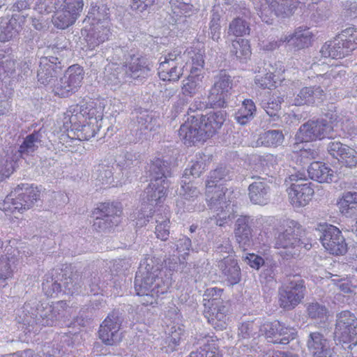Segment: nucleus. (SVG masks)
Here are the masks:
<instances>
[{
    "instance_id": "nucleus-1",
    "label": "nucleus",
    "mask_w": 357,
    "mask_h": 357,
    "mask_svg": "<svg viewBox=\"0 0 357 357\" xmlns=\"http://www.w3.org/2000/svg\"><path fill=\"white\" fill-rule=\"evenodd\" d=\"M160 265L151 257L145 258L136 273L135 289L144 305L158 303L160 295L166 294L169 284L160 277Z\"/></svg>"
},
{
    "instance_id": "nucleus-2",
    "label": "nucleus",
    "mask_w": 357,
    "mask_h": 357,
    "mask_svg": "<svg viewBox=\"0 0 357 357\" xmlns=\"http://www.w3.org/2000/svg\"><path fill=\"white\" fill-rule=\"evenodd\" d=\"M38 9L40 13H54L53 24L59 29H66L73 24L80 16L83 0H39Z\"/></svg>"
},
{
    "instance_id": "nucleus-3",
    "label": "nucleus",
    "mask_w": 357,
    "mask_h": 357,
    "mask_svg": "<svg viewBox=\"0 0 357 357\" xmlns=\"http://www.w3.org/2000/svg\"><path fill=\"white\" fill-rule=\"evenodd\" d=\"M227 188L222 184L206 183V197L210 209L216 213L215 222L217 225L222 226L227 220L234 218V205L229 199H227Z\"/></svg>"
},
{
    "instance_id": "nucleus-4",
    "label": "nucleus",
    "mask_w": 357,
    "mask_h": 357,
    "mask_svg": "<svg viewBox=\"0 0 357 357\" xmlns=\"http://www.w3.org/2000/svg\"><path fill=\"white\" fill-rule=\"evenodd\" d=\"M287 228L283 232L278 234L275 239V248L282 249L280 255L284 258L296 257L302 248L309 250L312 248L311 243H305L298 238L300 227L294 221H288Z\"/></svg>"
},
{
    "instance_id": "nucleus-5",
    "label": "nucleus",
    "mask_w": 357,
    "mask_h": 357,
    "mask_svg": "<svg viewBox=\"0 0 357 357\" xmlns=\"http://www.w3.org/2000/svg\"><path fill=\"white\" fill-rule=\"evenodd\" d=\"M65 305L63 301L54 305L38 303L36 308L30 312V303H25L24 310L30 314L31 318L30 320L27 318L26 321L31 326L36 324L38 326H52L63 316Z\"/></svg>"
},
{
    "instance_id": "nucleus-6",
    "label": "nucleus",
    "mask_w": 357,
    "mask_h": 357,
    "mask_svg": "<svg viewBox=\"0 0 357 357\" xmlns=\"http://www.w3.org/2000/svg\"><path fill=\"white\" fill-rule=\"evenodd\" d=\"M40 197L39 191L28 184L18 185L3 203V210L13 213H24L32 208Z\"/></svg>"
},
{
    "instance_id": "nucleus-7",
    "label": "nucleus",
    "mask_w": 357,
    "mask_h": 357,
    "mask_svg": "<svg viewBox=\"0 0 357 357\" xmlns=\"http://www.w3.org/2000/svg\"><path fill=\"white\" fill-rule=\"evenodd\" d=\"M116 68L121 70L116 73H112L113 78L109 77V81L115 84L121 82L126 77L133 79L144 77L151 70L149 60L146 57L135 53H130L129 59H126L125 64Z\"/></svg>"
},
{
    "instance_id": "nucleus-8",
    "label": "nucleus",
    "mask_w": 357,
    "mask_h": 357,
    "mask_svg": "<svg viewBox=\"0 0 357 357\" xmlns=\"http://www.w3.org/2000/svg\"><path fill=\"white\" fill-rule=\"evenodd\" d=\"M305 287L298 275L290 277L278 291L280 306L287 310L295 308L304 298Z\"/></svg>"
},
{
    "instance_id": "nucleus-9",
    "label": "nucleus",
    "mask_w": 357,
    "mask_h": 357,
    "mask_svg": "<svg viewBox=\"0 0 357 357\" xmlns=\"http://www.w3.org/2000/svg\"><path fill=\"white\" fill-rule=\"evenodd\" d=\"M61 281V282H58L57 280H54L53 279L50 281L47 280L43 282V290L47 296H53L54 294L61 292L62 287H63L64 293L73 295L78 294L84 284L81 274L77 271H68L66 270L62 275Z\"/></svg>"
},
{
    "instance_id": "nucleus-10",
    "label": "nucleus",
    "mask_w": 357,
    "mask_h": 357,
    "mask_svg": "<svg viewBox=\"0 0 357 357\" xmlns=\"http://www.w3.org/2000/svg\"><path fill=\"white\" fill-rule=\"evenodd\" d=\"M335 120L331 115L329 121L326 119L309 121L301 126L296 135V139L303 142L331 137Z\"/></svg>"
},
{
    "instance_id": "nucleus-11",
    "label": "nucleus",
    "mask_w": 357,
    "mask_h": 357,
    "mask_svg": "<svg viewBox=\"0 0 357 357\" xmlns=\"http://www.w3.org/2000/svg\"><path fill=\"white\" fill-rule=\"evenodd\" d=\"M77 121L83 123L78 130L77 137L81 140H89L96 135L101 127L102 116L100 115L96 116L95 110L86 107L84 109H81L79 113L73 114L70 117L72 124H76Z\"/></svg>"
},
{
    "instance_id": "nucleus-12",
    "label": "nucleus",
    "mask_w": 357,
    "mask_h": 357,
    "mask_svg": "<svg viewBox=\"0 0 357 357\" xmlns=\"http://www.w3.org/2000/svg\"><path fill=\"white\" fill-rule=\"evenodd\" d=\"M83 79V68L78 65L71 66L64 75L53 84L52 90L60 97H68L78 90Z\"/></svg>"
},
{
    "instance_id": "nucleus-13",
    "label": "nucleus",
    "mask_w": 357,
    "mask_h": 357,
    "mask_svg": "<svg viewBox=\"0 0 357 357\" xmlns=\"http://www.w3.org/2000/svg\"><path fill=\"white\" fill-rule=\"evenodd\" d=\"M289 179L292 183L287 190L291 204L295 208L303 207L308 204L314 195L311 183L303 181L301 174H291Z\"/></svg>"
},
{
    "instance_id": "nucleus-14",
    "label": "nucleus",
    "mask_w": 357,
    "mask_h": 357,
    "mask_svg": "<svg viewBox=\"0 0 357 357\" xmlns=\"http://www.w3.org/2000/svg\"><path fill=\"white\" fill-rule=\"evenodd\" d=\"M334 335L340 342H357V319L353 313L344 310L337 314Z\"/></svg>"
},
{
    "instance_id": "nucleus-15",
    "label": "nucleus",
    "mask_w": 357,
    "mask_h": 357,
    "mask_svg": "<svg viewBox=\"0 0 357 357\" xmlns=\"http://www.w3.org/2000/svg\"><path fill=\"white\" fill-rule=\"evenodd\" d=\"M178 135L184 144L189 146L196 142H204L208 138L202 121L195 116H189L181 126Z\"/></svg>"
},
{
    "instance_id": "nucleus-16",
    "label": "nucleus",
    "mask_w": 357,
    "mask_h": 357,
    "mask_svg": "<svg viewBox=\"0 0 357 357\" xmlns=\"http://www.w3.org/2000/svg\"><path fill=\"white\" fill-rule=\"evenodd\" d=\"M123 319L119 311H113L105 319L98 331L100 339L107 345H113L121 340L119 329Z\"/></svg>"
},
{
    "instance_id": "nucleus-17",
    "label": "nucleus",
    "mask_w": 357,
    "mask_h": 357,
    "mask_svg": "<svg viewBox=\"0 0 357 357\" xmlns=\"http://www.w3.org/2000/svg\"><path fill=\"white\" fill-rule=\"evenodd\" d=\"M320 240L324 248L331 254L342 255L347 250V245L341 231L331 225H326Z\"/></svg>"
},
{
    "instance_id": "nucleus-18",
    "label": "nucleus",
    "mask_w": 357,
    "mask_h": 357,
    "mask_svg": "<svg viewBox=\"0 0 357 357\" xmlns=\"http://www.w3.org/2000/svg\"><path fill=\"white\" fill-rule=\"evenodd\" d=\"M307 347L312 357H337L330 341L319 332L309 334Z\"/></svg>"
},
{
    "instance_id": "nucleus-19",
    "label": "nucleus",
    "mask_w": 357,
    "mask_h": 357,
    "mask_svg": "<svg viewBox=\"0 0 357 357\" xmlns=\"http://www.w3.org/2000/svg\"><path fill=\"white\" fill-rule=\"evenodd\" d=\"M57 61L58 58L54 56L40 58L37 74L38 80L40 84L44 85L53 84L61 69L60 63Z\"/></svg>"
},
{
    "instance_id": "nucleus-20",
    "label": "nucleus",
    "mask_w": 357,
    "mask_h": 357,
    "mask_svg": "<svg viewBox=\"0 0 357 357\" xmlns=\"http://www.w3.org/2000/svg\"><path fill=\"white\" fill-rule=\"evenodd\" d=\"M128 47L127 46H116L115 47L109 48L105 52V56L107 60L109 61L110 63L105 68L106 77L108 80L109 77L113 78L112 73H116L121 70H117V67L122 66L125 64L126 59H129Z\"/></svg>"
},
{
    "instance_id": "nucleus-21",
    "label": "nucleus",
    "mask_w": 357,
    "mask_h": 357,
    "mask_svg": "<svg viewBox=\"0 0 357 357\" xmlns=\"http://www.w3.org/2000/svg\"><path fill=\"white\" fill-rule=\"evenodd\" d=\"M169 182L167 180L151 181V183L144 190L143 199L153 206L164 202L167 196Z\"/></svg>"
},
{
    "instance_id": "nucleus-22",
    "label": "nucleus",
    "mask_w": 357,
    "mask_h": 357,
    "mask_svg": "<svg viewBox=\"0 0 357 357\" xmlns=\"http://www.w3.org/2000/svg\"><path fill=\"white\" fill-rule=\"evenodd\" d=\"M228 302L204 310L205 317L214 328L222 331L227 326L229 319Z\"/></svg>"
},
{
    "instance_id": "nucleus-23",
    "label": "nucleus",
    "mask_w": 357,
    "mask_h": 357,
    "mask_svg": "<svg viewBox=\"0 0 357 357\" xmlns=\"http://www.w3.org/2000/svg\"><path fill=\"white\" fill-rule=\"evenodd\" d=\"M249 197L254 204L266 205L270 199L271 189L264 179H258L249 185Z\"/></svg>"
},
{
    "instance_id": "nucleus-24",
    "label": "nucleus",
    "mask_w": 357,
    "mask_h": 357,
    "mask_svg": "<svg viewBox=\"0 0 357 357\" xmlns=\"http://www.w3.org/2000/svg\"><path fill=\"white\" fill-rule=\"evenodd\" d=\"M218 267L225 280L231 284L238 283L241 280V268L233 255L224 257L218 263Z\"/></svg>"
},
{
    "instance_id": "nucleus-25",
    "label": "nucleus",
    "mask_w": 357,
    "mask_h": 357,
    "mask_svg": "<svg viewBox=\"0 0 357 357\" xmlns=\"http://www.w3.org/2000/svg\"><path fill=\"white\" fill-rule=\"evenodd\" d=\"M249 218L239 217L236 222L234 234L237 243L243 250H247L252 245V235L250 227L248 225Z\"/></svg>"
},
{
    "instance_id": "nucleus-26",
    "label": "nucleus",
    "mask_w": 357,
    "mask_h": 357,
    "mask_svg": "<svg viewBox=\"0 0 357 357\" xmlns=\"http://www.w3.org/2000/svg\"><path fill=\"white\" fill-rule=\"evenodd\" d=\"M109 24V22H105L104 24H98L89 30L85 38L89 50L95 49L100 43L108 40L110 35Z\"/></svg>"
},
{
    "instance_id": "nucleus-27",
    "label": "nucleus",
    "mask_w": 357,
    "mask_h": 357,
    "mask_svg": "<svg viewBox=\"0 0 357 357\" xmlns=\"http://www.w3.org/2000/svg\"><path fill=\"white\" fill-rule=\"evenodd\" d=\"M226 116L225 111L218 110L211 112L206 116L199 117L208 137H211L222 127L226 119Z\"/></svg>"
},
{
    "instance_id": "nucleus-28",
    "label": "nucleus",
    "mask_w": 357,
    "mask_h": 357,
    "mask_svg": "<svg viewBox=\"0 0 357 357\" xmlns=\"http://www.w3.org/2000/svg\"><path fill=\"white\" fill-rule=\"evenodd\" d=\"M320 53L322 57L341 59L349 54V52L344 45L340 36H337L333 40L326 42L321 48Z\"/></svg>"
},
{
    "instance_id": "nucleus-29",
    "label": "nucleus",
    "mask_w": 357,
    "mask_h": 357,
    "mask_svg": "<svg viewBox=\"0 0 357 357\" xmlns=\"http://www.w3.org/2000/svg\"><path fill=\"white\" fill-rule=\"evenodd\" d=\"M325 94L320 86L304 87L294 99L296 105H312L321 102Z\"/></svg>"
},
{
    "instance_id": "nucleus-30",
    "label": "nucleus",
    "mask_w": 357,
    "mask_h": 357,
    "mask_svg": "<svg viewBox=\"0 0 357 357\" xmlns=\"http://www.w3.org/2000/svg\"><path fill=\"white\" fill-rule=\"evenodd\" d=\"M310 178L319 183H330L334 177V172L321 162H312L307 168Z\"/></svg>"
},
{
    "instance_id": "nucleus-31",
    "label": "nucleus",
    "mask_w": 357,
    "mask_h": 357,
    "mask_svg": "<svg viewBox=\"0 0 357 357\" xmlns=\"http://www.w3.org/2000/svg\"><path fill=\"white\" fill-rule=\"evenodd\" d=\"M43 135L40 130L28 135L20 146L18 152L21 156L31 155L42 145Z\"/></svg>"
},
{
    "instance_id": "nucleus-32",
    "label": "nucleus",
    "mask_w": 357,
    "mask_h": 357,
    "mask_svg": "<svg viewBox=\"0 0 357 357\" xmlns=\"http://www.w3.org/2000/svg\"><path fill=\"white\" fill-rule=\"evenodd\" d=\"M149 172L152 178L151 181L167 180L172 175L169 163L159 158H155L151 161Z\"/></svg>"
},
{
    "instance_id": "nucleus-33",
    "label": "nucleus",
    "mask_w": 357,
    "mask_h": 357,
    "mask_svg": "<svg viewBox=\"0 0 357 357\" xmlns=\"http://www.w3.org/2000/svg\"><path fill=\"white\" fill-rule=\"evenodd\" d=\"M341 213L347 217L357 220V192H347L339 202Z\"/></svg>"
},
{
    "instance_id": "nucleus-34",
    "label": "nucleus",
    "mask_w": 357,
    "mask_h": 357,
    "mask_svg": "<svg viewBox=\"0 0 357 357\" xmlns=\"http://www.w3.org/2000/svg\"><path fill=\"white\" fill-rule=\"evenodd\" d=\"M158 70V76L163 81H178L183 75V68L181 63L169 64L168 62H160Z\"/></svg>"
},
{
    "instance_id": "nucleus-35",
    "label": "nucleus",
    "mask_w": 357,
    "mask_h": 357,
    "mask_svg": "<svg viewBox=\"0 0 357 357\" xmlns=\"http://www.w3.org/2000/svg\"><path fill=\"white\" fill-rule=\"evenodd\" d=\"M211 342H213L211 336L205 335L199 338L197 343L200 345L199 349L191 352L187 357H220L214 344H211Z\"/></svg>"
},
{
    "instance_id": "nucleus-36",
    "label": "nucleus",
    "mask_w": 357,
    "mask_h": 357,
    "mask_svg": "<svg viewBox=\"0 0 357 357\" xmlns=\"http://www.w3.org/2000/svg\"><path fill=\"white\" fill-rule=\"evenodd\" d=\"M253 3L261 20L267 24H271L276 16L275 6H273V0H254Z\"/></svg>"
},
{
    "instance_id": "nucleus-37",
    "label": "nucleus",
    "mask_w": 357,
    "mask_h": 357,
    "mask_svg": "<svg viewBox=\"0 0 357 357\" xmlns=\"http://www.w3.org/2000/svg\"><path fill=\"white\" fill-rule=\"evenodd\" d=\"M203 73H191L183 81L182 93L185 96H193L202 85Z\"/></svg>"
},
{
    "instance_id": "nucleus-38",
    "label": "nucleus",
    "mask_w": 357,
    "mask_h": 357,
    "mask_svg": "<svg viewBox=\"0 0 357 357\" xmlns=\"http://www.w3.org/2000/svg\"><path fill=\"white\" fill-rule=\"evenodd\" d=\"M230 52L240 61L246 62L251 56L250 46L248 40L245 39L234 40L231 43Z\"/></svg>"
},
{
    "instance_id": "nucleus-39",
    "label": "nucleus",
    "mask_w": 357,
    "mask_h": 357,
    "mask_svg": "<svg viewBox=\"0 0 357 357\" xmlns=\"http://www.w3.org/2000/svg\"><path fill=\"white\" fill-rule=\"evenodd\" d=\"M284 135L280 130H271L261 135L257 139V144L267 147H275L282 144Z\"/></svg>"
},
{
    "instance_id": "nucleus-40",
    "label": "nucleus",
    "mask_w": 357,
    "mask_h": 357,
    "mask_svg": "<svg viewBox=\"0 0 357 357\" xmlns=\"http://www.w3.org/2000/svg\"><path fill=\"white\" fill-rule=\"evenodd\" d=\"M186 54L188 57L186 64L191 66L190 73H202L204 65V52L199 49L191 48Z\"/></svg>"
},
{
    "instance_id": "nucleus-41",
    "label": "nucleus",
    "mask_w": 357,
    "mask_h": 357,
    "mask_svg": "<svg viewBox=\"0 0 357 357\" xmlns=\"http://www.w3.org/2000/svg\"><path fill=\"white\" fill-rule=\"evenodd\" d=\"M223 290L217 287L206 289L203 295V303L205 310L226 303L222 298Z\"/></svg>"
},
{
    "instance_id": "nucleus-42",
    "label": "nucleus",
    "mask_w": 357,
    "mask_h": 357,
    "mask_svg": "<svg viewBox=\"0 0 357 357\" xmlns=\"http://www.w3.org/2000/svg\"><path fill=\"white\" fill-rule=\"evenodd\" d=\"M298 6L297 0H273V6L277 17L282 18L291 16Z\"/></svg>"
},
{
    "instance_id": "nucleus-43",
    "label": "nucleus",
    "mask_w": 357,
    "mask_h": 357,
    "mask_svg": "<svg viewBox=\"0 0 357 357\" xmlns=\"http://www.w3.org/2000/svg\"><path fill=\"white\" fill-rule=\"evenodd\" d=\"M109 15L108 7L103 3H100L96 6L91 5L87 17L89 20H91V23L95 26L98 24H104L105 22H107V20Z\"/></svg>"
},
{
    "instance_id": "nucleus-44",
    "label": "nucleus",
    "mask_w": 357,
    "mask_h": 357,
    "mask_svg": "<svg viewBox=\"0 0 357 357\" xmlns=\"http://www.w3.org/2000/svg\"><path fill=\"white\" fill-rule=\"evenodd\" d=\"M256 110L255 105L252 100L247 99L243 102L242 106L235 114L236 121L241 125H245L253 118Z\"/></svg>"
},
{
    "instance_id": "nucleus-45",
    "label": "nucleus",
    "mask_w": 357,
    "mask_h": 357,
    "mask_svg": "<svg viewBox=\"0 0 357 357\" xmlns=\"http://www.w3.org/2000/svg\"><path fill=\"white\" fill-rule=\"evenodd\" d=\"M307 314L309 318L319 322H324L328 318V310L327 307L317 301L308 303L307 305Z\"/></svg>"
},
{
    "instance_id": "nucleus-46",
    "label": "nucleus",
    "mask_w": 357,
    "mask_h": 357,
    "mask_svg": "<svg viewBox=\"0 0 357 357\" xmlns=\"http://www.w3.org/2000/svg\"><path fill=\"white\" fill-rule=\"evenodd\" d=\"M185 338V333L180 326H172L165 340L167 344L165 347L166 352H172L179 345L180 342Z\"/></svg>"
},
{
    "instance_id": "nucleus-47",
    "label": "nucleus",
    "mask_w": 357,
    "mask_h": 357,
    "mask_svg": "<svg viewBox=\"0 0 357 357\" xmlns=\"http://www.w3.org/2000/svg\"><path fill=\"white\" fill-rule=\"evenodd\" d=\"M260 319L242 323L238 327V336L241 339H250L259 336Z\"/></svg>"
},
{
    "instance_id": "nucleus-48",
    "label": "nucleus",
    "mask_w": 357,
    "mask_h": 357,
    "mask_svg": "<svg viewBox=\"0 0 357 357\" xmlns=\"http://www.w3.org/2000/svg\"><path fill=\"white\" fill-rule=\"evenodd\" d=\"M214 90H218L225 96H229L232 90V79L225 71H220L215 77Z\"/></svg>"
},
{
    "instance_id": "nucleus-49",
    "label": "nucleus",
    "mask_w": 357,
    "mask_h": 357,
    "mask_svg": "<svg viewBox=\"0 0 357 357\" xmlns=\"http://www.w3.org/2000/svg\"><path fill=\"white\" fill-rule=\"evenodd\" d=\"M312 38L311 33L308 29L296 31L288 40L289 45L297 50L308 47Z\"/></svg>"
},
{
    "instance_id": "nucleus-50",
    "label": "nucleus",
    "mask_w": 357,
    "mask_h": 357,
    "mask_svg": "<svg viewBox=\"0 0 357 357\" xmlns=\"http://www.w3.org/2000/svg\"><path fill=\"white\" fill-rule=\"evenodd\" d=\"M137 123L139 129L142 132L155 130L160 125L159 118L147 113L140 114L137 117Z\"/></svg>"
},
{
    "instance_id": "nucleus-51",
    "label": "nucleus",
    "mask_w": 357,
    "mask_h": 357,
    "mask_svg": "<svg viewBox=\"0 0 357 357\" xmlns=\"http://www.w3.org/2000/svg\"><path fill=\"white\" fill-rule=\"evenodd\" d=\"M121 214V207L109 203L100 204L93 211V215H100L107 219H112L113 221H119L118 218Z\"/></svg>"
},
{
    "instance_id": "nucleus-52",
    "label": "nucleus",
    "mask_w": 357,
    "mask_h": 357,
    "mask_svg": "<svg viewBox=\"0 0 357 357\" xmlns=\"http://www.w3.org/2000/svg\"><path fill=\"white\" fill-rule=\"evenodd\" d=\"M169 5L172 11L171 14L175 22L182 16L190 15L192 10V6L189 3L184 2L183 0H170Z\"/></svg>"
},
{
    "instance_id": "nucleus-53",
    "label": "nucleus",
    "mask_w": 357,
    "mask_h": 357,
    "mask_svg": "<svg viewBox=\"0 0 357 357\" xmlns=\"http://www.w3.org/2000/svg\"><path fill=\"white\" fill-rule=\"evenodd\" d=\"M155 235L158 238L166 241L169 236V218L165 214L157 213L155 215Z\"/></svg>"
},
{
    "instance_id": "nucleus-54",
    "label": "nucleus",
    "mask_w": 357,
    "mask_h": 357,
    "mask_svg": "<svg viewBox=\"0 0 357 357\" xmlns=\"http://www.w3.org/2000/svg\"><path fill=\"white\" fill-rule=\"evenodd\" d=\"M116 162L120 169L126 171V174L132 172V169L138 164L137 155L132 152H126L119 155L116 158Z\"/></svg>"
},
{
    "instance_id": "nucleus-55",
    "label": "nucleus",
    "mask_w": 357,
    "mask_h": 357,
    "mask_svg": "<svg viewBox=\"0 0 357 357\" xmlns=\"http://www.w3.org/2000/svg\"><path fill=\"white\" fill-rule=\"evenodd\" d=\"M349 53L357 48V29L349 27L339 34Z\"/></svg>"
},
{
    "instance_id": "nucleus-56",
    "label": "nucleus",
    "mask_w": 357,
    "mask_h": 357,
    "mask_svg": "<svg viewBox=\"0 0 357 357\" xmlns=\"http://www.w3.org/2000/svg\"><path fill=\"white\" fill-rule=\"evenodd\" d=\"M112 168L110 166L99 164L95 167L93 176L101 184H109L112 181Z\"/></svg>"
},
{
    "instance_id": "nucleus-57",
    "label": "nucleus",
    "mask_w": 357,
    "mask_h": 357,
    "mask_svg": "<svg viewBox=\"0 0 357 357\" xmlns=\"http://www.w3.org/2000/svg\"><path fill=\"white\" fill-rule=\"evenodd\" d=\"M228 33L236 37L243 36L250 33V28L245 21L236 18L229 24Z\"/></svg>"
},
{
    "instance_id": "nucleus-58",
    "label": "nucleus",
    "mask_w": 357,
    "mask_h": 357,
    "mask_svg": "<svg viewBox=\"0 0 357 357\" xmlns=\"http://www.w3.org/2000/svg\"><path fill=\"white\" fill-rule=\"evenodd\" d=\"M229 96H225L223 93H222L218 90H214V88L212 87L208 96V102L206 104L210 106V107L213 108L225 107L227 105V100Z\"/></svg>"
},
{
    "instance_id": "nucleus-59",
    "label": "nucleus",
    "mask_w": 357,
    "mask_h": 357,
    "mask_svg": "<svg viewBox=\"0 0 357 357\" xmlns=\"http://www.w3.org/2000/svg\"><path fill=\"white\" fill-rule=\"evenodd\" d=\"M338 161L346 167L352 169L357 167V151L354 148L347 146Z\"/></svg>"
},
{
    "instance_id": "nucleus-60",
    "label": "nucleus",
    "mask_w": 357,
    "mask_h": 357,
    "mask_svg": "<svg viewBox=\"0 0 357 357\" xmlns=\"http://www.w3.org/2000/svg\"><path fill=\"white\" fill-rule=\"evenodd\" d=\"M176 250L179 255L178 259L183 262H185L186 257L192 248L191 239L185 236L181 237L176 243Z\"/></svg>"
},
{
    "instance_id": "nucleus-61",
    "label": "nucleus",
    "mask_w": 357,
    "mask_h": 357,
    "mask_svg": "<svg viewBox=\"0 0 357 357\" xmlns=\"http://www.w3.org/2000/svg\"><path fill=\"white\" fill-rule=\"evenodd\" d=\"M184 183L181 185L179 194L183 199L189 202L195 201L200 195V192L196 186H195L190 182L186 183L185 181H183Z\"/></svg>"
},
{
    "instance_id": "nucleus-62",
    "label": "nucleus",
    "mask_w": 357,
    "mask_h": 357,
    "mask_svg": "<svg viewBox=\"0 0 357 357\" xmlns=\"http://www.w3.org/2000/svg\"><path fill=\"white\" fill-rule=\"evenodd\" d=\"M277 329V337L274 340L275 343L286 344L296 337V333L293 328L285 327L280 323V327Z\"/></svg>"
},
{
    "instance_id": "nucleus-63",
    "label": "nucleus",
    "mask_w": 357,
    "mask_h": 357,
    "mask_svg": "<svg viewBox=\"0 0 357 357\" xmlns=\"http://www.w3.org/2000/svg\"><path fill=\"white\" fill-rule=\"evenodd\" d=\"M282 102H283V98L277 96L272 97L267 101H262L261 105L268 115L275 117L278 116Z\"/></svg>"
},
{
    "instance_id": "nucleus-64",
    "label": "nucleus",
    "mask_w": 357,
    "mask_h": 357,
    "mask_svg": "<svg viewBox=\"0 0 357 357\" xmlns=\"http://www.w3.org/2000/svg\"><path fill=\"white\" fill-rule=\"evenodd\" d=\"M230 179L229 175V170L225 167H219L210 172L208 179L206 183H211L215 185H219L220 183L224 186V182Z\"/></svg>"
}]
</instances>
